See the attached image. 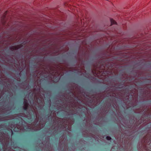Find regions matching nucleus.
<instances>
[{
	"instance_id": "nucleus-24",
	"label": "nucleus",
	"mask_w": 151,
	"mask_h": 151,
	"mask_svg": "<svg viewBox=\"0 0 151 151\" xmlns=\"http://www.w3.org/2000/svg\"><path fill=\"white\" fill-rule=\"evenodd\" d=\"M21 37H19L18 38V40H20L21 39Z\"/></svg>"
},
{
	"instance_id": "nucleus-21",
	"label": "nucleus",
	"mask_w": 151,
	"mask_h": 151,
	"mask_svg": "<svg viewBox=\"0 0 151 151\" xmlns=\"http://www.w3.org/2000/svg\"><path fill=\"white\" fill-rule=\"evenodd\" d=\"M7 146L8 145H7L6 144L3 145V148L4 149V151H6V149H7Z\"/></svg>"
},
{
	"instance_id": "nucleus-8",
	"label": "nucleus",
	"mask_w": 151,
	"mask_h": 151,
	"mask_svg": "<svg viewBox=\"0 0 151 151\" xmlns=\"http://www.w3.org/2000/svg\"><path fill=\"white\" fill-rule=\"evenodd\" d=\"M47 138L48 139H46L39 145V148L41 151H54L50 143V138L48 137Z\"/></svg>"
},
{
	"instance_id": "nucleus-11",
	"label": "nucleus",
	"mask_w": 151,
	"mask_h": 151,
	"mask_svg": "<svg viewBox=\"0 0 151 151\" xmlns=\"http://www.w3.org/2000/svg\"><path fill=\"white\" fill-rule=\"evenodd\" d=\"M9 127L12 129H13L14 131L18 132L20 131H24L26 130L25 127H24L22 125H19L18 124H9Z\"/></svg>"
},
{
	"instance_id": "nucleus-2",
	"label": "nucleus",
	"mask_w": 151,
	"mask_h": 151,
	"mask_svg": "<svg viewBox=\"0 0 151 151\" xmlns=\"http://www.w3.org/2000/svg\"><path fill=\"white\" fill-rule=\"evenodd\" d=\"M89 54V50L87 48L86 41L84 40L82 42L77 55L76 56L77 63L74 68L69 67L67 63L58 62L56 63H53L50 65L44 60L38 63L39 67L34 73L35 78L33 88L30 90L29 94L32 93L31 95L37 101L39 107L41 108L45 105L44 99L41 95V92H44L41 87V81L47 78L54 82H57L65 71L76 70L81 73L79 74L80 75H84L86 71L84 69L83 62L88 59Z\"/></svg>"
},
{
	"instance_id": "nucleus-16",
	"label": "nucleus",
	"mask_w": 151,
	"mask_h": 151,
	"mask_svg": "<svg viewBox=\"0 0 151 151\" xmlns=\"http://www.w3.org/2000/svg\"><path fill=\"white\" fill-rule=\"evenodd\" d=\"M23 46L22 44H21L19 45L12 46L10 47V49L12 51H14L18 50Z\"/></svg>"
},
{
	"instance_id": "nucleus-15",
	"label": "nucleus",
	"mask_w": 151,
	"mask_h": 151,
	"mask_svg": "<svg viewBox=\"0 0 151 151\" xmlns=\"http://www.w3.org/2000/svg\"><path fill=\"white\" fill-rule=\"evenodd\" d=\"M8 11H6L3 14V16L1 17V22L3 25H4L5 24L6 21L5 18L6 16Z\"/></svg>"
},
{
	"instance_id": "nucleus-3",
	"label": "nucleus",
	"mask_w": 151,
	"mask_h": 151,
	"mask_svg": "<svg viewBox=\"0 0 151 151\" xmlns=\"http://www.w3.org/2000/svg\"><path fill=\"white\" fill-rule=\"evenodd\" d=\"M82 30L81 31L82 32H78L76 34H74L76 32L72 33L69 35V34H64L60 37V42H56L53 41L52 39L50 37V35L48 34L46 36H48L49 38H47L43 40L42 43H43L41 48H43L44 46H47L45 47V50H43L42 52H39L38 50H35V49L33 50L31 53L28 58H27V56H26L24 59H22L21 60V66L23 68H27V69H29V64L30 62V59L31 57L35 56H44L48 55L50 56H56L58 54L63 53L68 51L69 48L66 46L65 49L60 51V48L61 47L60 45L62 42L65 41L66 40H80L85 38L89 36V34H86L85 32H83Z\"/></svg>"
},
{
	"instance_id": "nucleus-25",
	"label": "nucleus",
	"mask_w": 151,
	"mask_h": 151,
	"mask_svg": "<svg viewBox=\"0 0 151 151\" xmlns=\"http://www.w3.org/2000/svg\"><path fill=\"white\" fill-rule=\"evenodd\" d=\"M10 22H9V23H8L7 25L8 26H9L10 25L9 24V23H10Z\"/></svg>"
},
{
	"instance_id": "nucleus-26",
	"label": "nucleus",
	"mask_w": 151,
	"mask_h": 151,
	"mask_svg": "<svg viewBox=\"0 0 151 151\" xmlns=\"http://www.w3.org/2000/svg\"><path fill=\"white\" fill-rule=\"evenodd\" d=\"M11 132H12V134H13V132H12V130L11 129Z\"/></svg>"
},
{
	"instance_id": "nucleus-22",
	"label": "nucleus",
	"mask_w": 151,
	"mask_h": 151,
	"mask_svg": "<svg viewBox=\"0 0 151 151\" xmlns=\"http://www.w3.org/2000/svg\"><path fill=\"white\" fill-rule=\"evenodd\" d=\"M106 139L108 140H110L111 138V137L110 136H107L106 137Z\"/></svg>"
},
{
	"instance_id": "nucleus-12",
	"label": "nucleus",
	"mask_w": 151,
	"mask_h": 151,
	"mask_svg": "<svg viewBox=\"0 0 151 151\" xmlns=\"http://www.w3.org/2000/svg\"><path fill=\"white\" fill-rule=\"evenodd\" d=\"M86 122L85 126L87 128H91L92 127L91 120V114H89L87 112L86 114Z\"/></svg>"
},
{
	"instance_id": "nucleus-6",
	"label": "nucleus",
	"mask_w": 151,
	"mask_h": 151,
	"mask_svg": "<svg viewBox=\"0 0 151 151\" xmlns=\"http://www.w3.org/2000/svg\"><path fill=\"white\" fill-rule=\"evenodd\" d=\"M32 111L35 113L36 118L34 122L30 125L29 127L36 130H40L45 126V123L42 119L39 120V115L36 108H33Z\"/></svg>"
},
{
	"instance_id": "nucleus-17",
	"label": "nucleus",
	"mask_w": 151,
	"mask_h": 151,
	"mask_svg": "<svg viewBox=\"0 0 151 151\" xmlns=\"http://www.w3.org/2000/svg\"><path fill=\"white\" fill-rule=\"evenodd\" d=\"M147 108V106H144V107H141L139 109H135L134 112L136 113H140L143 111L145 110V108Z\"/></svg>"
},
{
	"instance_id": "nucleus-23",
	"label": "nucleus",
	"mask_w": 151,
	"mask_h": 151,
	"mask_svg": "<svg viewBox=\"0 0 151 151\" xmlns=\"http://www.w3.org/2000/svg\"><path fill=\"white\" fill-rule=\"evenodd\" d=\"M15 40V39H14V38L12 40V42H11V43H9L10 44H11V43H13L14 42Z\"/></svg>"
},
{
	"instance_id": "nucleus-4",
	"label": "nucleus",
	"mask_w": 151,
	"mask_h": 151,
	"mask_svg": "<svg viewBox=\"0 0 151 151\" xmlns=\"http://www.w3.org/2000/svg\"><path fill=\"white\" fill-rule=\"evenodd\" d=\"M139 74V77L137 78V82L142 81L144 80L147 79L150 82V84L145 85L143 87H140L141 90V93L143 97H147L148 99H151V75L148 76L146 71H143L141 70H137ZM151 115V106L148 107V109L145 111L143 115L142 116L143 118L148 117L149 115Z\"/></svg>"
},
{
	"instance_id": "nucleus-29",
	"label": "nucleus",
	"mask_w": 151,
	"mask_h": 151,
	"mask_svg": "<svg viewBox=\"0 0 151 151\" xmlns=\"http://www.w3.org/2000/svg\"><path fill=\"white\" fill-rule=\"evenodd\" d=\"M21 119H22V118H21Z\"/></svg>"
},
{
	"instance_id": "nucleus-1",
	"label": "nucleus",
	"mask_w": 151,
	"mask_h": 151,
	"mask_svg": "<svg viewBox=\"0 0 151 151\" xmlns=\"http://www.w3.org/2000/svg\"><path fill=\"white\" fill-rule=\"evenodd\" d=\"M114 52H109L107 58L103 57L99 61L92 65V72L94 76L103 80L104 83L109 85L110 88H108L103 92L90 96H88L81 89L80 87L74 83L68 84L69 93H60L59 95L55 105L57 109L60 111L72 112L74 110L83 107L86 109L87 108L81 104L73 97L76 98L86 105L94 107L99 104L102 100L106 97L110 98L111 103L114 108L116 109L119 107L116 98L122 101L129 107L134 106L137 105L138 102V91L134 88L130 91L132 85L137 87L135 83H137V78L139 77L138 72L133 71L131 75L128 76L123 73L121 78L125 81L124 84L113 82L108 79L109 76L117 75L118 70L122 69L123 66L127 64L129 58H127L122 59L121 61H110L108 58L114 56Z\"/></svg>"
},
{
	"instance_id": "nucleus-19",
	"label": "nucleus",
	"mask_w": 151,
	"mask_h": 151,
	"mask_svg": "<svg viewBox=\"0 0 151 151\" xmlns=\"http://www.w3.org/2000/svg\"><path fill=\"white\" fill-rule=\"evenodd\" d=\"M106 106H105V107H102V110L103 112H104V113H107L109 109H110L109 107H106V110H105L106 109Z\"/></svg>"
},
{
	"instance_id": "nucleus-14",
	"label": "nucleus",
	"mask_w": 151,
	"mask_h": 151,
	"mask_svg": "<svg viewBox=\"0 0 151 151\" xmlns=\"http://www.w3.org/2000/svg\"><path fill=\"white\" fill-rule=\"evenodd\" d=\"M150 139L151 137L149 136V134H147L143 138L142 141L144 140V143L145 144H147L150 142Z\"/></svg>"
},
{
	"instance_id": "nucleus-9",
	"label": "nucleus",
	"mask_w": 151,
	"mask_h": 151,
	"mask_svg": "<svg viewBox=\"0 0 151 151\" xmlns=\"http://www.w3.org/2000/svg\"><path fill=\"white\" fill-rule=\"evenodd\" d=\"M136 57L138 61H141L142 63L151 61V54H149L148 52L138 53L137 54Z\"/></svg>"
},
{
	"instance_id": "nucleus-5",
	"label": "nucleus",
	"mask_w": 151,
	"mask_h": 151,
	"mask_svg": "<svg viewBox=\"0 0 151 151\" xmlns=\"http://www.w3.org/2000/svg\"><path fill=\"white\" fill-rule=\"evenodd\" d=\"M53 120V124L50 128V130H54V131L58 130L59 128L61 129L66 128L68 124V129L70 131L71 126L74 122V120L70 118H64L62 119L56 116L55 117Z\"/></svg>"
},
{
	"instance_id": "nucleus-7",
	"label": "nucleus",
	"mask_w": 151,
	"mask_h": 151,
	"mask_svg": "<svg viewBox=\"0 0 151 151\" xmlns=\"http://www.w3.org/2000/svg\"><path fill=\"white\" fill-rule=\"evenodd\" d=\"M68 145L66 134H63L60 138L58 147L59 151H68Z\"/></svg>"
},
{
	"instance_id": "nucleus-18",
	"label": "nucleus",
	"mask_w": 151,
	"mask_h": 151,
	"mask_svg": "<svg viewBox=\"0 0 151 151\" xmlns=\"http://www.w3.org/2000/svg\"><path fill=\"white\" fill-rule=\"evenodd\" d=\"M19 115L21 116L25 117H27L29 119H31V116L30 114H29L27 116L24 114L20 113L19 114Z\"/></svg>"
},
{
	"instance_id": "nucleus-10",
	"label": "nucleus",
	"mask_w": 151,
	"mask_h": 151,
	"mask_svg": "<svg viewBox=\"0 0 151 151\" xmlns=\"http://www.w3.org/2000/svg\"><path fill=\"white\" fill-rule=\"evenodd\" d=\"M1 67L0 66V83L5 86L8 87L12 85L13 82L12 80L7 78L2 73L1 70Z\"/></svg>"
},
{
	"instance_id": "nucleus-27",
	"label": "nucleus",
	"mask_w": 151,
	"mask_h": 151,
	"mask_svg": "<svg viewBox=\"0 0 151 151\" xmlns=\"http://www.w3.org/2000/svg\"><path fill=\"white\" fill-rule=\"evenodd\" d=\"M42 94L43 95H44V93H42Z\"/></svg>"
},
{
	"instance_id": "nucleus-20",
	"label": "nucleus",
	"mask_w": 151,
	"mask_h": 151,
	"mask_svg": "<svg viewBox=\"0 0 151 151\" xmlns=\"http://www.w3.org/2000/svg\"><path fill=\"white\" fill-rule=\"evenodd\" d=\"M110 20L111 22V25H112L113 24H117L115 20H114L113 19L110 18Z\"/></svg>"
},
{
	"instance_id": "nucleus-28",
	"label": "nucleus",
	"mask_w": 151,
	"mask_h": 151,
	"mask_svg": "<svg viewBox=\"0 0 151 151\" xmlns=\"http://www.w3.org/2000/svg\"><path fill=\"white\" fill-rule=\"evenodd\" d=\"M93 42H91V44H92Z\"/></svg>"
},
{
	"instance_id": "nucleus-13",
	"label": "nucleus",
	"mask_w": 151,
	"mask_h": 151,
	"mask_svg": "<svg viewBox=\"0 0 151 151\" xmlns=\"http://www.w3.org/2000/svg\"><path fill=\"white\" fill-rule=\"evenodd\" d=\"M29 106V105L28 102L27 100L25 98H24L23 102V109L24 110L27 111L28 109Z\"/></svg>"
}]
</instances>
